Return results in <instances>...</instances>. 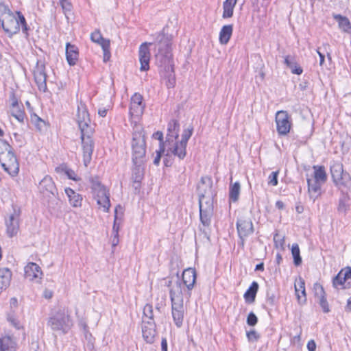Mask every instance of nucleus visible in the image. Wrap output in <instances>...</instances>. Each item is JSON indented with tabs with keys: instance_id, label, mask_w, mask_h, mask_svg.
<instances>
[{
	"instance_id": "nucleus-1",
	"label": "nucleus",
	"mask_w": 351,
	"mask_h": 351,
	"mask_svg": "<svg viewBox=\"0 0 351 351\" xmlns=\"http://www.w3.org/2000/svg\"><path fill=\"white\" fill-rule=\"evenodd\" d=\"M171 40V36L160 34L157 36L155 49H154L156 64L159 69L160 77L165 81L168 88L174 87L176 84Z\"/></svg>"
},
{
	"instance_id": "nucleus-2",
	"label": "nucleus",
	"mask_w": 351,
	"mask_h": 351,
	"mask_svg": "<svg viewBox=\"0 0 351 351\" xmlns=\"http://www.w3.org/2000/svg\"><path fill=\"white\" fill-rule=\"evenodd\" d=\"M167 285L169 287L173 322L177 327L180 328L184 321V308L182 294L183 286L178 275L175 278H172L169 280Z\"/></svg>"
},
{
	"instance_id": "nucleus-3",
	"label": "nucleus",
	"mask_w": 351,
	"mask_h": 351,
	"mask_svg": "<svg viewBox=\"0 0 351 351\" xmlns=\"http://www.w3.org/2000/svg\"><path fill=\"white\" fill-rule=\"evenodd\" d=\"M91 193L93 198L96 200L99 208H102L105 213L108 212L110 202V193L106 186L101 184L98 177H90L89 178Z\"/></svg>"
},
{
	"instance_id": "nucleus-4",
	"label": "nucleus",
	"mask_w": 351,
	"mask_h": 351,
	"mask_svg": "<svg viewBox=\"0 0 351 351\" xmlns=\"http://www.w3.org/2000/svg\"><path fill=\"white\" fill-rule=\"evenodd\" d=\"M18 17L13 13L7 15L2 21L0 22L1 25L4 32L10 36L16 34L20 29V25L22 27L23 32L27 34V25L24 16L19 12H16Z\"/></svg>"
},
{
	"instance_id": "nucleus-5",
	"label": "nucleus",
	"mask_w": 351,
	"mask_h": 351,
	"mask_svg": "<svg viewBox=\"0 0 351 351\" xmlns=\"http://www.w3.org/2000/svg\"><path fill=\"white\" fill-rule=\"evenodd\" d=\"M132 161L144 162L146 153V144L143 131H135L132 134Z\"/></svg>"
},
{
	"instance_id": "nucleus-6",
	"label": "nucleus",
	"mask_w": 351,
	"mask_h": 351,
	"mask_svg": "<svg viewBox=\"0 0 351 351\" xmlns=\"http://www.w3.org/2000/svg\"><path fill=\"white\" fill-rule=\"evenodd\" d=\"M330 172L335 184L341 190L351 185V178L348 173L343 171L340 162H334L330 166Z\"/></svg>"
},
{
	"instance_id": "nucleus-7",
	"label": "nucleus",
	"mask_w": 351,
	"mask_h": 351,
	"mask_svg": "<svg viewBox=\"0 0 351 351\" xmlns=\"http://www.w3.org/2000/svg\"><path fill=\"white\" fill-rule=\"evenodd\" d=\"M49 324L53 330L66 333L72 326V321L64 311H60L49 320Z\"/></svg>"
},
{
	"instance_id": "nucleus-8",
	"label": "nucleus",
	"mask_w": 351,
	"mask_h": 351,
	"mask_svg": "<svg viewBox=\"0 0 351 351\" xmlns=\"http://www.w3.org/2000/svg\"><path fill=\"white\" fill-rule=\"evenodd\" d=\"M213 182L210 177H202L197 185V194L199 202L202 203L213 202V193L212 191Z\"/></svg>"
},
{
	"instance_id": "nucleus-9",
	"label": "nucleus",
	"mask_w": 351,
	"mask_h": 351,
	"mask_svg": "<svg viewBox=\"0 0 351 351\" xmlns=\"http://www.w3.org/2000/svg\"><path fill=\"white\" fill-rule=\"evenodd\" d=\"M92 134H88L86 132L81 133L83 162L85 167H87L90 162L94 149V141L91 138Z\"/></svg>"
},
{
	"instance_id": "nucleus-10",
	"label": "nucleus",
	"mask_w": 351,
	"mask_h": 351,
	"mask_svg": "<svg viewBox=\"0 0 351 351\" xmlns=\"http://www.w3.org/2000/svg\"><path fill=\"white\" fill-rule=\"evenodd\" d=\"M21 210L13 208L12 213L5 219L6 232L9 237L16 236L19 231Z\"/></svg>"
},
{
	"instance_id": "nucleus-11",
	"label": "nucleus",
	"mask_w": 351,
	"mask_h": 351,
	"mask_svg": "<svg viewBox=\"0 0 351 351\" xmlns=\"http://www.w3.org/2000/svg\"><path fill=\"white\" fill-rule=\"evenodd\" d=\"M77 122L78 123L81 133H93V129L90 125V120L88 111L86 110L85 106H84V105L82 104L77 106Z\"/></svg>"
},
{
	"instance_id": "nucleus-12",
	"label": "nucleus",
	"mask_w": 351,
	"mask_h": 351,
	"mask_svg": "<svg viewBox=\"0 0 351 351\" xmlns=\"http://www.w3.org/2000/svg\"><path fill=\"white\" fill-rule=\"evenodd\" d=\"M0 162L4 170L9 174L15 176L18 173L19 165L12 150L5 153V156L2 158V161Z\"/></svg>"
},
{
	"instance_id": "nucleus-13",
	"label": "nucleus",
	"mask_w": 351,
	"mask_h": 351,
	"mask_svg": "<svg viewBox=\"0 0 351 351\" xmlns=\"http://www.w3.org/2000/svg\"><path fill=\"white\" fill-rule=\"evenodd\" d=\"M277 131L280 135L287 134L291 129V123L290 117L287 111H278L276 114Z\"/></svg>"
},
{
	"instance_id": "nucleus-14",
	"label": "nucleus",
	"mask_w": 351,
	"mask_h": 351,
	"mask_svg": "<svg viewBox=\"0 0 351 351\" xmlns=\"http://www.w3.org/2000/svg\"><path fill=\"white\" fill-rule=\"evenodd\" d=\"M160 33H159L160 34ZM161 34H164L162 32ZM158 34L156 35L158 36ZM157 36L154 43H144L141 45L138 51L139 61L141 63V71H146L149 69V60H150V51L149 46L152 45H156Z\"/></svg>"
},
{
	"instance_id": "nucleus-15",
	"label": "nucleus",
	"mask_w": 351,
	"mask_h": 351,
	"mask_svg": "<svg viewBox=\"0 0 351 351\" xmlns=\"http://www.w3.org/2000/svg\"><path fill=\"white\" fill-rule=\"evenodd\" d=\"M237 228L241 245H243L245 239L254 232L252 221L250 219H239L237 222Z\"/></svg>"
},
{
	"instance_id": "nucleus-16",
	"label": "nucleus",
	"mask_w": 351,
	"mask_h": 351,
	"mask_svg": "<svg viewBox=\"0 0 351 351\" xmlns=\"http://www.w3.org/2000/svg\"><path fill=\"white\" fill-rule=\"evenodd\" d=\"M34 76L35 82L40 91L45 92L47 90V75L45 73V66L40 61L37 62V64L34 70Z\"/></svg>"
},
{
	"instance_id": "nucleus-17",
	"label": "nucleus",
	"mask_w": 351,
	"mask_h": 351,
	"mask_svg": "<svg viewBox=\"0 0 351 351\" xmlns=\"http://www.w3.org/2000/svg\"><path fill=\"white\" fill-rule=\"evenodd\" d=\"M38 190L44 196L49 197L51 196L55 197L58 194V190L55 183L52 178L49 176H45L40 182L38 184Z\"/></svg>"
},
{
	"instance_id": "nucleus-18",
	"label": "nucleus",
	"mask_w": 351,
	"mask_h": 351,
	"mask_svg": "<svg viewBox=\"0 0 351 351\" xmlns=\"http://www.w3.org/2000/svg\"><path fill=\"white\" fill-rule=\"evenodd\" d=\"M199 215L200 221L204 226H209L211 221V217L213 214V202L202 203V200L199 201Z\"/></svg>"
},
{
	"instance_id": "nucleus-19",
	"label": "nucleus",
	"mask_w": 351,
	"mask_h": 351,
	"mask_svg": "<svg viewBox=\"0 0 351 351\" xmlns=\"http://www.w3.org/2000/svg\"><path fill=\"white\" fill-rule=\"evenodd\" d=\"M144 107L142 95L139 93H135L131 98L130 114L132 116H139L143 114Z\"/></svg>"
},
{
	"instance_id": "nucleus-20",
	"label": "nucleus",
	"mask_w": 351,
	"mask_h": 351,
	"mask_svg": "<svg viewBox=\"0 0 351 351\" xmlns=\"http://www.w3.org/2000/svg\"><path fill=\"white\" fill-rule=\"evenodd\" d=\"M167 145L168 146V151L175 156H177L180 160H183L185 158L187 145L176 140L173 143L170 142V145Z\"/></svg>"
},
{
	"instance_id": "nucleus-21",
	"label": "nucleus",
	"mask_w": 351,
	"mask_h": 351,
	"mask_svg": "<svg viewBox=\"0 0 351 351\" xmlns=\"http://www.w3.org/2000/svg\"><path fill=\"white\" fill-rule=\"evenodd\" d=\"M196 280V271L195 269L188 268L184 270L182 273V285L183 286V290H184V286L188 289L189 291H191L195 283Z\"/></svg>"
},
{
	"instance_id": "nucleus-22",
	"label": "nucleus",
	"mask_w": 351,
	"mask_h": 351,
	"mask_svg": "<svg viewBox=\"0 0 351 351\" xmlns=\"http://www.w3.org/2000/svg\"><path fill=\"white\" fill-rule=\"evenodd\" d=\"M25 276L29 280H40L43 276V272L40 267L34 263H29L25 267Z\"/></svg>"
},
{
	"instance_id": "nucleus-23",
	"label": "nucleus",
	"mask_w": 351,
	"mask_h": 351,
	"mask_svg": "<svg viewBox=\"0 0 351 351\" xmlns=\"http://www.w3.org/2000/svg\"><path fill=\"white\" fill-rule=\"evenodd\" d=\"M180 124L176 120H171L169 121L167 128V139L165 141L166 145H170V142H173L178 140L179 136Z\"/></svg>"
},
{
	"instance_id": "nucleus-24",
	"label": "nucleus",
	"mask_w": 351,
	"mask_h": 351,
	"mask_svg": "<svg viewBox=\"0 0 351 351\" xmlns=\"http://www.w3.org/2000/svg\"><path fill=\"white\" fill-rule=\"evenodd\" d=\"M144 324L142 326V333L144 339L146 342L152 343L154 341L156 336V329L154 322H147L143 321Z\"/></svg>"
},
{
	"instance_id": "nucleus-25",
	"label": "nucleus",
	"mask_w": 351,
	"mask_h": 351,
	"mask_svg": "<svg viewBox=\"0 0 351 351\" xmlns=\"http://www.w3.org/2000/svg\"><path fill=\"white\" fill-rule=\"evenodd\" d=\"M17 343L10 335H5L0 338V351H16Z\"/></svg>"
},
{
	"instance_id": "nucleus-26",
	"label": "nucleus",
	"mask_w": 351,
	"mask_h": 351,
	"mask_svg": "<svg viewBox=\"0 0 351 351\" xmlns=\"http://www.w3.org/2000/svg\"><path fill=\"white\" fill-rule=\"evenodd\" d=\"M307 184L309 197L315 202V200L321 195V185L323 183L308 178Z\"/></svg>"
},
{
	"instance_id": "nucleus-27",
	"label": "nucleus",
	"mask_w": 351,
	"mask_h": 351,
	"mask_svg": "<svg viewBox=\"0 0 351 351\" xmlns=\"http://www.w3.org/2000/svg\"><path fill=\"white\" fill-rule=\"evenodd\" d=\"M66 58L69 65H75L78 60L77 47L67 43L66 45Z\"/></svg>"
},
{
	"instance_id": "nucleus-28",
	"label": "nucleus",
	"mask_w": 351,
	"mask_h": 351,
	"mask_svg": "<svg viewBox=\"0 0 351 351\" xmlns=\"http://www.w3.org/2000/svg\"><path fill=\"white\" fill-rule=\"evenodd\" d=\"M295 291L298 302L300 304L305 303L306 301L305 283L304 280L302 278H299V279L295 281Z\"/></svg>"
},
{
	"instance_id": "nucleus-29",
	"label": "nucleus",
	"mask_w": 351,
	"mask_h": 351,
	"mask_svg": "<svg viewBox=\"0 0 351 351\" xmlns=\"http://www.w3.org/2000/svg\"><path fill=\"white\" fill-rule=\"evenodd\" d=\"M11 278L12 272L9 269H0V293L10 285Z\"/></svg>"
},
{
	"instance_id": "nucleus-30",
	"label": "nucleus",
	"mask_w": 351,
	"mask_h": 351,
	"mask_svg": "<svg viewBox=\"0 0 351 351\" xmlns=\"http://www.w3.org/2000/svg\"><path fill=\"white\" fill-rule=\"evenodd\" d=\"M65 193L71 206L73 207H80L82 206V197L80 194L76 193L71 188H66Z\"/></svg>"
},
{
	"instance_id": "nucleus-31",
	"label": "nucleus",
	"mask_w": 351,
	"mask_h": 351,
	"mask_svg": "<svg viewBox=\"0 0 351 351\" xmlns=\"http://www.w3.org/2000/svg\"><path fill=\"white\" fill-rule=\"evenodd\" d=\"M233 32V25H226L222 27L221 31L219 32V42L222 45H226L232 34Z\"/></svg>"
},
{
	"instance_id": "nucleus-32",
	"label": "nucleus",
	"mask_w": 351,
	"mask_h": 351,
	"mask_svg": "<svg viewBox=\"0 0 351 351\" xmlns=\"http://www.w3.org/2000/svg\"><path fill=\"white\" fill-rule=\"evenodd\" d=\"M237 0H226L223 3V19H228L233 16L234 8L237 4Z\"/></svg>"
},
{
	"instance_id": "nucleus-33",
	"label": "nucleus",
	"mask_w": 351,
	"mask_h": 351,
	"mask_svg": "<svg viewBox=\"0 0 351 351\" xmlns=\"http://www.w3.org/2000/svg\"><path fill=\"white\" fill-rule=\"evenodd\" d=\"M347 279L348 278L347 276H346L345 269H341L339 274L333 278V286L337 289H339V287H341L342 289H347L348 287L345 286V283Z\"/></svg>"
},
{
	"instance_id": "nucleus-34",
	"label": "nucleus",
	"mask_w": 351,
	"mask_h": 351,
	"mask_svg": "<svg viewBox=\"0 0 351 351\" xmlns=\"http://www.w3.org/2000/svg\"><path fill=\"white\" fill-rule=\"evenodd\" d=\"M143 161H137L134 162L135 167L132 170V178L135 182H139L143 177L144 169L143 167Z\"/></svg>"
},
{
	"instance_id": "nucleus-35",
	"label": "nucleus",
	"mask_w": 351,
	"mask_h": 351,
	"mask_svg": "<svg viewBox=\"0 0 351 351\" xmlns=\"http://www.w3.org/2000/svg\"><path fill=\"white\" fill-rule=\"evenodd\" d=\"M258 289V284L256 282H253L249 289L244 294V298L247 302H252L254 301L256 293Z\"/></svg>"
},
{
	"instance_id": "nucleus-36",
	"label": "nucleus",
	"mask_w": 351,
	"mask_h": 351,
	"mask_svg": "<svg viewBox=\"0 0 351 351\" xmlns=\"http://www.w3.org/2000/svg\"><path fill=\"white\" fill-rule=\"evenodd\" d=\"M314 179L313 180L325 183L327 180V175L325 169L322 166H314Z\"/></svg>"
},
{
	"instance_id": "nucleus-37",
	"label": "nucleus",
	"mask_w": 351,
	"mask_h": 351,
	"mask_svg": "<svg viewBox=\"0 0 351 351\" xmlns=\"http://www.w3.org/2000/svg\"><path fill=\"white\" fill-rule=\"evenodd\" d=\"M240 191L241 185L239 182L230 184L229 189V197L230 201L235 202L239 199Z\"/></svg>"
},
{
	"instance_id": "nucleus-38",
	"label": "nucleus",
	"mask_w": 351,
	"mask_h": 351,
	"mask_svg": "<svg viewBox=\"0 0 351 351\" xmlns=\"http://www.w3.org/2000/svg\"><path fill=\"white\" fill-rule=\"evenodd\" d=\"M291 254L293 258V263L295 266L302 264V258L300 256V250L298 244L294 243L291 247Z\"/></svg>"
},
{
	"instance_id": "nucleus-39",
	"label": "nucleus",
	"mask_w": 351,
	"mask_h": 351,
	"mask_svg": "<svg viewBox=\"0 0 351 351\" xmlns=\"http://www.w3.org/2000/svg\"><path fill=\"white\" fill-rule=\"evenodd\" d=\"M12 150L11 145L7 141L0 139V162L2 161V158L5 156V153Z\"/></svg>"
},
{
	"instance_id": "nucleus-40",
	"label": "nucleus",
	"mask_w": 351,
	"mask_h": 351,
	"mask_svg": "<svg viewBox=\"0 0 351 351\" xmlns=\"http://www.w3.org/2000/svg\"><path fill=\"white\" fill-rule=\"evenodd\" d=\"M11 114L20 122H23L24 120L25 112L21 109L19 106L11 108Z\"/></svg>"
},
{
	"instance_id": "nucleus-41",
	"label": "nucleus",
	"mask_w": 351,
	"mask_h": 351,
	"mask_svg": "<svg viewBox=\"0 0 351 351\" xmlns=\"http://www.w3.org/2000/svg\"><path fill=\"white\" fill-rule=\"evenodd\" d=\"M335 19L338 21L339 25L343 31L347 32L351 27L349 20L346 17L337 15Z\"/></svg>"
},
{
	"instance_id": "nucleus-42",
	"label": "nucleus",
	"mask_w": 351,
	"mask_h": 351,
	"mask_svg": "<svg viewBox=\"0 0 351 351\" xmlns=\"http://www.w3.org/2000/svg\"><path fill=\"white\" fill-rule=\"evenodd\" d=\"M313 290H314L315 297L317 300L326 297V294H325L324 288L320 284L315 283L313 286Z\"/></svg>"
},
{
	"instance_id": "nucleus-43",
	"label": "nucleus",
	"mask_w": 351,
	"mask_h": 351,
	"mask_svg": "<svg viewBox=\"0 0 351 351\" xmlns=\"http://www.w3.org/2000/svg\"><path fill=\"white\" fill-rule=\"evenodd\" d=\"M56 171H62V172H64L68 177L69 179H71V180H76V178L75 177V173L74 172V171H73L72 169L68 168L65 165H62L60 167H58L56 169Z\"/></svg>"
},
{
	"instance_id": "nucleus-44",
	"label": "nucleus",
	"mask_w": 351,
	"mask_h": 351,
	"mask_svg": "<svg viewBox=\"0 0 351 351\" xmlns=\"http://www.w3.org/2000/svg\"><path fill=\"white\" fill-rule=\"evenodd\" d=\"M122 210H123V208H122L121 206H120V205L117 206L115 208L114 219V224H113L112 232H119V231L120 223L118 222V213H119V211H120L121 213L122 214V213H123Z\"/></svg>"
},
{
	"instance_id": "nucleus-45",
	"label": "nucleus",
	"mask_w": 351,
	"mask_h": 351,
	"mask_svg": "<svg viewBox=\"0 0 351 351\" xmlns=\"http://www.w3.org/2000/svg\"><path fill=\"white\" fill-rule=\"evenodd\" d=\"M193 132V128L189 126L188 128L184 129L182 134L180 142L187 145L189 139L191 138Z\"/></svg>"
},
{
	"instance_id": "nucleus-46",
	"label": "nucleus",
	"mask_w": 351,
	"mask_h": 351,
	"mask_svg": "<svg viewBox=\"0 0 351 351\" xmlns=\"http://www.w3.org/2000/svg\"><path fill=\"white\" fill-rule=\"evenodd\" d=\"M143 315L149 319L148 322H154L153 307L152 305L147 304L144 306Z\"/></svg>"
},
{
	"instance_id": "nucleus-47",
	"label": "nucleus",
	"mask_w": 351,
	"mask_h": 351,
	"mask_svg": "<svg viewBox=\"0 0 351 351\" xmlns=\"http://www.w3.org/2000/svg\"><path fill=\"white\" fill-rule=\"evenodd\" d=\"M12 12L4 4L0 3V22L7 17V15H10Z\"/></svg>"
},
{
	"instance_id": "nucleus-48",
	"label": "nucleus",
	"mask_w": 351,
	"mask_h": 351,
	"mask_svg": "<svg viewBox=\"0 0 351 351\" xmlns=\"http://www.w3.org/2000/svg\"><path fill=\"white\" fill-rule=\"evenodd\" d=\"M246 335L250 342H256L260 338V335L254 330L247 332Z\"/></svg>"
},
{
	"instance_id": "nucleus-49",
	"label": "nucleus",
	"mask_w": 351,
	"mask_h": 351,
	"mask_svg": "<svg viewBox=\"0 0 351 351\" xmlns=\"http://www.w3.org/2000/svg\"><path fill=\"white\" fill-rule=\"evenodd\" d=\"M274 241L275 246L277 248L284 249L285 239L278 234H276L274 237Z\"/></svg>"
},
{
	"instance_id": "nucleus-50",
	"label": "nucleus",
	"mask_w": 351,
	"mask_h": 351,
	"mask_svg": "<svg viewBox=\"0 0 351 351\" xmlns=\"http://www.w3.org/2000/svg\"><path fill=\"white\" fill-rule=\"evenodd\" d=\"M279 171H273L268 178V184L271 186H276L278 184V176Z\"/></svg>"
},
{
	"instance_id": "nucleus-51",
	"label": "nucleus",
	"mask_w": 351,
	"mask_h": 351,
	"mask_svg": "<svg viewBox=\"0 0 351 351\" xmlns=\"http://www.w3.org/2000/svg\"><path fill=\"white\" fill-rule=\"evenodd\" d=\"M257 322L258 318L256 315L253 312H250L247 317V324L249 326H254L257 324Z\"/></svg>"
},
{
	"instance_id": "nucleus-52",
	"label": "nucleus",
	"mask_w": 351,
	"mask_h": 351,
	"mask_svg": "<svg viewBox=\"0 0 351 351\" xmlns=\"http://www.w3.org/2000/svg\"><path fill=\"white\" fill-rule=\"evenodd\" d=\"M104 38L102 37L99 31H95L90 35V39L93 42L95 43H99L101 40H102Z\"/></svg>"
},
{
	"instance_id": "nucleus-53",
	"label": "nucleus",
	"mask_w": 351,
	"mask_h": 351,
	"mask_svg": "<svg viewBox=\"0 0 351 351\" xmlns=\"http://www.w3.org/2000/svg\"><path fill=\"white\" fill-rule=\"evenodd\" d=\"M348 208V204L346 198L340 199L338 206V210L341 213H345Z\"/></svg>"
},
{
	"instance_id": "nucleus-54",
	"label": "nucleus",
	"mask_w": 351,
	"mask_h": 351,
	"mask_svg": "<svg viewBox=\"0 0 351 351\" xmlns=\"http://www.w3.org/2000/svg\"><path fill=\"white\" fill-rule=\"evenodd\" d=\"M317 301L319 302V305L322 307V308L324 313H328L330 311V309L328 307V304L326 297L324 298L319 299Z\"/></svg>"
},
{
	"instance_id": "nucleus-55",
	"label": "nucleus",
	"mask_w": 351,
	"mask_h": 351,
	"mask_svg": "<svg viewBox=\"0 0 351 351\" xmlns=\"http://www.w3.org/2000/svg\"><path fill=\"white\" fill-rule=\"evenodd\" d=\"M165 152V147L163 145H160V149L157 151V155L154 160V164L158 165L160 163L162 154Z\"/></svg>"
},
{
	"instance_id": "nucleus-56",
	"label": "nucleus",
	"mask_w": 351,
	"mask_h": 351,
	"mask_svg": "<svg viewBox=\"0 0 351 351\" xmlns=\"http://www.w3.org/2000/svg\"><path fill=\"white\" fill-rule=\"evenodd\" d=\"M289 69L293 74L300 75L303 72L302 69L298 66L295 62L293 64V67L290 66Z\"/></svg>"
},
{
	"instance_id": "nucleus-57",
	"label": "nucleus",
	"mask_w": 351,
	"mask_h": 351,
	"mask_svg": "<svg viewBox=\"0 0 351 351\" xmlns=\"http://www.w3.org/2000/svg\"><path fill=\"white\" fill-rule=\"evenodd\" d=\"M153 137L156 139H158L160 141V146L161 145H163L165 146V145L166 144L165 143L163 142V134L162 132L160 131H157L156 132L154 133L153 134Z\"/></svg>"
},
{
	"instance_id": "nucleus-58",
	"label": "nucleus",
	"mask_w": 351,
	"mask_h": 351,
	"mask_svg": "<svg viewBox=\"0 0 351 351\" xmlns=\"http://www.w3.org/2000/svg\"><path fill=\"white\" fill-rule=\"evenodd\" d=\"M102 47L103 51H106L110 49V41L109 40H106L103 38L99 43Z\"/></svg>"
},
{
	"instance_id": "nucleus-59",
	"label": "nucleus",
	"mask_w": 351,
	"mask_h": 351,
	"mask_svg": "<svg viewBox=\"0 0 351 351\" xmlns=\"http://www.w3.org/2000/svg\"><path fill=\"white\" fill-rule=\"evenodd\" d=\"M294 58L287 56L285 58V64L289 68L290 66L293 67V64L295 63Z\"/></svg>"
},
{
	"instance_id": "nucleus-60",
	"label": "nucleus",
	"mask_w": 351,
	"mask_h": 351,
	"mask_svg": "<svg viewBox=\"0 0 351 351\" xmlns=\"http://www.w3.org/2000/svg\"><path fill=\"white\" fill-rule=\"evenodd\" d=\"M10 101H11V108L12 107H17V106H19V103H18V99L16 97L14 93H12L10 96Z\"/></svg>"
},
{
	"instance_id": "nucleus-61",
	"label": "nucleus",
	"mask_w": 351,
	"mask_h": 351,
	"mask_svg": "<svg viewBox=\"0 0 351 351\" xmlns=\"http://www.w3.org/2000/svg\"><path fill=\"white\" fill-rule=\"evenodd\" d=\"M8 320L11 323V324L16 328H19V323L18 321L12 316H8Z\"/></svg>"
},
{
	"instance_id": "nucleus-62",
	"label": "nucleus",
	"mask_w": 351,
	"mask_h": 351,
	"mask_svg": "<svg viewBox=\"0 0 351 351\" xmlns=\"http://www.w3.org/2000/svg\"><path fill=\"white\" fill-rule=\"evenodd\" d=\"M307 348L308 351H315L316 344L313 340H311L307 343Z\"/></svg>"
},
{
	"instance_id": "nucleus-63",
	"label": "nucleus",
	"mask_w": 351,
	"mask_h": 351,
	"mask_svg": "<svg viewBox=\"0 0 351 351\" xmlns=\"http://www.w3.org/2000/svg\"><path fill=\"white\" fill-rule=\"evenodd\" d=\"M43 296L47 299H50L53 296V292L51 290L45 289L43 293Z\"/></svg>"
},
{
	"instance_id": "nucleus-64",
	"label": "nucleus",
	"mask_w": 351,
	"mask_h": 351,
	"mask_svg": "<svg viewBox=\"0 0 351 351\" xmlns=\"http://www.w3.org/2000/svg\"><path fill=\"white\" fill-rule=\"evenodd\" d=\"M161 351H167V341L165 338H162L161 341Z\"/></svg>"
}]
</instances>
